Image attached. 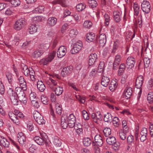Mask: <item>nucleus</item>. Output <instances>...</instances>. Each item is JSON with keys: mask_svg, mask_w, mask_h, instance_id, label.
<instances>
[{"mask_svg": "<svg viewBox=\"0 0 153 153\" xmlns=\"http://www.w3.org/2000/svg\"><path fill=\"white\" fill-rule=\"evenodd\" d=\"M21 70L22 72L26 76H30L32 81H34L36 80L35 73L32 68H28L27 66L24 64L21 65Z\"/></svg>", "mask_w": 153, "mask_h": 153, "instance_id": "nucleus-1", "label": "nucleus"}, {"mask_svg": "<svg viewBox=\"0 0 153 153\" xmlns=\"http://www.w3.org/2000/svg\"><path fill=\"white\" fill-rule=\"evenodd\" d=\"M83 44L82 42L79 40L76 41L73 45V48L71 50L72 54H76L78 53L82 49Z\"/></svg>", "mask_w": 153, "mask_h": 153, "instance_id": "nucleus-2", "label": "nucleus"}, {"mask_svg": "<svg viewBox=\"0 0 153 153\" xmlns=\"http://www.w3.org/2000/svg\"><path fill=\"white\" fill-rule=\"evenodd\" d=\"M56 54V52L53 51L50 53L47 57L43 58L41 59L40 62L41 64L46 65L49 62H51L54 59Z\"/></svg>", "mask_w": 153, "mask_h": 153, "instance_id": "nucleus-3", "label": "nucleus"}, {"mask_svg": "<svg viewBox=\"0 0 153 153\" xmlns=\"http://www.w3.org/2000/svg\"><path fill=\"white\" fill-rule=\"evenodd\" d=\"M141 9L145 14L149 13L151 10V5L149 2L146 0H144L142 3Z\"/></svg>", "mask_w": 153, "mask_h": 153, "instance_id": "nucleus-4", "label": "nucleus"}, {"mask_svg": "<svg viewBox=\"0 0 153 153\" xmlns=\"http://www.w3.org/2000/svg\"><path fill=\"white\" fill-rule=\"evenodd\" d=\"M45 136L46 137V138L48 137L46 136V134L45 133L42 134L41 135V137L39 136H36L34 138V140L39 145H43L45 143H46V138Z\"/></svg>", "mask_w": 153, "mask_h": 153, "instance_id": "nucleus-5", "label": "nucleus"}, {"mask_svg": "<svg viewBox=\"0 0 153 153\" xmlns=\"http://www.w3.org/2000/svg\"><path fill=\"white\" fill-rule=\"evenodd\" d=\"M34 118L36 122L39 124L44 123L45 120L43 118V117L37 111L34 112L33 114Z\"/></svg>", "mask_w": 153, "mask_h": 153, "instance_id": "nucleus-6", "label": "nucleus"}, {"mask_svg": "<svg viewBox=\"0 0 153 153\" xmlns=\"http://www.w3.org/2000/svg\"><path fill=\"white\" fill-rule=\"evenodd\" d=\"M91 117L93 121L97 124L101 120L102 118V116L100 111H97L91 114Z\"/></svg>", "mask_w": 153, "mask_h": 153, "instance_id": "nucleus-7", "label": "nucleus"}, {"mask_svg": "<svg viewBox=\"0 0 153 153\" xmlns=\"http://www.w3.org/2000/svg\"><path fill=\"white\" fill-rule=\"evenodd\" d=\"M25 25V21L23 19H20L16 21L14 25L15 29L19 30L22 28Z\"/></svg>", "mask_w": 153, "mask_h": 153, "instance_id": "nucleus-8", "label": "nucleus"}, {"mask_svg": "<svg viewBox=\"0 0 153 153\" xmlns=\"http://www.w3.org/2000/svg\"><path fill=\"white\" fill-rule=\"evenodd\" d=\"M76 117L73 114H70L67 118V122L68 123V126L72 128L75 126Z\"/></svg>", "mask_w": 153, "mask_h": 153, "instance_id": "nucleus-9", "label": "nucleus"}, {"mask_svg": "<svg viewBox=\"0 0 153 153\" xmlns=\"http://www.w3.org/2000/svg\"><path fill=\"white\" fill-rule=\"evenodd\" d=\"M73 71V67L71 66H68L64 68L62 71L61 75L63 77L70 74Z\"/></svg>", "mask_w": 153, "mask_h": 153, "instance_id": "nucleus-10", "label": "nucleus"}, {"mask_svg": "<svg viewBox=\"0 0 153 153\" xmlns=\"http://www.w3.org/2000/svg\"><path fill=\"white\" fill-rule=\"evenodd\" d=\"M66 48L64 46H61L58 49L57 51V56L59 58L64 56L67 52Z\"/></svg>", "mask_w": 153, "mask_h": 153, "instance_id": "nucleus-11", "label": "nucleus"}, {"mask_svg": "<svg viewBox=\"0 0 153 153\" xmlns=\"http://www.w3.org/2000/svg\"><path fill=\"white\" fill-rule=\"evenodd\" d=\"M136 60L132 56L128 57L126 60V64L128 68L131 69L133 68L135 63Z\"/></svg>", "mask_w": 153, "mask_h": 153, "instance_id": "nucleus-12", "label": "nucleus"}, {"mask_svg": "<svg viewBox=\"0 0 153 153\" xmlns=\"http://www.w3.org/2000/svg\"><path fill=\"white\" fill-rule=\"evenodd\" d=\"M8 115L9 117L14 123L17 125L19 124V120L16 114L12 111H9L8 112Z\"/></svg>", "mask_w": 153, "mask_h": 153, "instance_id": "nucleus-13", "label": "nucleus"}, {"mask_svg": "<svg viewBox=\"0 0 153 153\" xmlns=\"http://www.w3.org/2000/svg\"><path fill=\"white\" fill-rule=\"evenodd\" d=\"M18 83L25 91L27 89L26 83L24 77L20 76L18 79Z\"/></svg>", "mask_w": 153, "mask_h": 153, "instance_id": "nucleus-14", "label": "nucleus"}, {"mask_svg": "<svg viewBox=\"0 0 153 153\" xmlns=\"http://www.w3.org/2000/svg\"><path fill=\"white\" fill-rule=\"evenodd\" d=\"M121 12L118 11H114L113 12L114 18L117 22H119L121 19Z\"/></svg>", "mask_w": 153, "mask_h": 153, "instance_id": "nucleus-15", "label": "nucleus"}, {"mask_svg": "<svg viewBox=\"0 0 153 153\" xmlns=\"http://www.w3.org/2000/svg\"><path fill=\"white\" fill-rule=\"evenodd\" d=\"M97 58V55L96 53L91 54L89 57L88 62L89 65L94 64Z\"/></svg>", "mask_w": 153, "mask_h": 153, "instance_id": "nucleus-16", "label": "nucleus"}, {"mask_svg": "<svg viewBox=\"0 0 153 153\" xmlns=\"http://www.w3.org/2000/svg\"><path fill=\"white\" fill-rule=\"evenodd\" d=\"M0 145L5 148L8 147L10 144L9 142L4 137L0 136Z\"/></svg>", "mask_w": 153, "mask_h": 153, "instance_id": "nucleus-17", "label": "nucleus"}, {"mask_svg": "<svg viewBox=\"0 0 153 153\" xmlns=\"http://www.w3.org/2000/svg\"><path fill=\"white\" fill-rule=\"evenodd\" d=\"M57 19L54 17L49 18L47 21V24L49 27H53L56 24Z\"/></svg>", "mask_w": 153, "mask_h": 153, "instance_id": "nucleus-18", "label": "nucleus"}, {"mask_svg": "<svg viewBox=\"0 0 153 153\" xmlns=\"http://www.w3.org/2000/svg\"><path fill=\"white\" fill-rule=\"evenodd\" d=\"M95 143L99 146H102L103 142L102 137L99 134L96 135L94 137Z\"/></svg>", "mask_w": 153, "mask_h": 153, "instance_id": "nucleus-19", "label": "nucleus"}, {"mask_svg": "<svg viewBox=\"0 0 153 153\" xmlns=\"http://www.w3.org/2000/svg\"><path fill=\"white\" fill-rule=\"evenodd\" d=\"M132 88L131 87L126 88L124 90L123 95L125 96L126 99L130 98L132 95Z\"/></svg>", "mask_w": 153, "mask_h": 153, "instance_id": "nucleus-20", "label": "nucleus"}, {"mask_svg": "<svg viewBox=\"0 0 153 153\" xmlns=\"http://www.w3.org/2000/svg\"><path fill=\"white\" fill-rule=\"evenodd\" d=\"M18 140L20 144H23L26 141V138L24 134L22 132L19 133L17 135Z\"/></svg>", "mask_w": 153, "mask_h": 153, "instance_id": "nucleus-21", "label": "nucleus"}, {"mask_svg": "<svg viewBox=\"0 0 153 153\" xmlns=\"http://www.w3.org/2000/svg\"><path fill=\"white\" fill-rule=\"evenodd\" d=\"M143 81V77L142 75L138 76L136 81V86L137 88H140L141 87Z\"/></svg>", "mask_w": 153, "mask_h": 153, "instance_id": "nucleus-22", "label": "nucleus"}, {"mask_svg": "<svg viewBox=\"0 0 153 153\" xmlns=\"http://www.w3.org/2000/svg\"><path fill=\"white\" fill-rule=\"evenodd\" d=\"M106 141L107 143L110 145L114 144L115 146L117 147L115 143L116 140L115 138L113 136L107 138Z\"/></svg>", "mask_w": 153, "mask_h": 153, "instance_id": "nucleus-23", "label": "nucleus"}, {"mask_svg": "<svg viewBox=\"0 0 153 153\" xmlns=\"http://www.w3.org/2000/svg\"><path fill=\"white\" fill-rule=\"evenodd\" d=\"M109 81V78L108 77L103 76L101 79V84L103 86L106 87L108 85Z\"/></svg>", "mask_w": 153, "mask_h": 153, "instance_id": "nucleus-24", "label": "nucleus"}, {"mask_svg": "<svg viewBox=\"0 0 153 153\" xmlns=\"http://www.w3.org/2000/svg\"><path fill=\"white\" fill-rule=\"evenodd\" d=\"M38 25L36 24L31 25L28 28L29 33L30 34H33L36 33L37 31Z\"/></svg>", "mask_w": 153, "mask_h": 153, "instance_id": "nucleus-25", "label": "nucleus"}, {"mask_svg": "<svg viewBox=\"0 0 153 153\" xmlns=\"http://www.w3.org/2000/svg\"><path fill=\"white\" fill-rule=\"evenodd\" d=\"M37 87L38 89L40 92H43L45 89V87L41 81H38L37 82Z\"/></svg>", "mask_w": 153, "mask_h": 153, "instance_id": "nucleus-26", "label": "nucleus"}, {"mask_svg": "<svg viewBox=\"0 0 153 153\" xmlns=\"http://www.w3.org/2000/svg\"><path fill=\"white\" fill-rule=\"evenodd\" d=\"M23 90L22 88L19 87H16L15 89V94L17 96L21 95H23L24 93Z\"/></svg>", "mask_w": 153, "mask_h": 153, "instance_id": "nucleus-27", "label": "nucleus"}, {"mask_svg": "<svg viewBox=\"0 0 153 153\" xmlns=\"http://www.w3.org/2000/svg\"><path fill=\"white\" fill-rule=\"evenodd\" d=\"M133 9L134 10V15L136 16H138L140 10V6L137 4L134 3L133 4Z\"/></svg>", "mask_w": 153, "mask_h": 153, "instance_id": "nucleus-28", "label": "nucleus"}, {"mask_svg": "<svg viewBox=\"0 0 153 153\" xmlns=\"http://www.w3.org/2000/svg\"><path fill=\"white\" fill-rule=\"evenodd\" d=\"M92 23L90 20H86L84 22L83 26L85 28L89 29L92 27Z\"/></svg>", "mask_w": 153, "mask_h": 153, "instance_id": "nucleus-29", "label": "nucleus"}, {"mask_svg": "<svg viewBox=\"0 0 153 153\" xmlns=\"http://www.w3.org/2000/svg\"><path fill=\"white\" fill-rule=\"evenodd\" d=\"M117 86V84L116 81H112L109 85V88L111 91H113L116 89Z\"/></svg>", "mask_w": 153, "mask_h": 153, "instance_id": "nucleus-30", "label": "nucleus"}, {"mask_svg": "<svg viewBox=\"0 0 153 153\" xmlns=\"http://www.w3.org/2000/svg\"><path fill=\"white\" fill-rule=\"evenodd\" d=\"M112 116L110 113L108 112L105 114L104 118V120L105 121L110 122L112 121Z\"/></svg>", "mask_w": 153, "mask_h": 153, "instance_id": "nucleus-31", "label": "nucleus"}, {"mask_svg": "<svg viewBox=\"0 0 153 153\" xmlns=\"http://www.w3.org/2000/svg\"><path fill=\"white\" fill-rule=\"evenodd\" d=\"M18 99L22 103L26 104L27 102V99L25 93L23 95L19 96Z\"/></svg>", "mask_w": 153, "mask_h": 153, "instance_id": "nucleus-32", "label": "nucleus"}, {"mask_svg": "<svg viewBox=\"0 0 153 153\" xmlns=\"http://www.w3.org/2000/svg\"><path fill=\"white\" fill-rule=\"evenodd\" d=\"M52 4H60L62 7H65L67 6L65 2V0H54L52 2Z\"/></svg>", "mask_w": 153, "mask_h": 153, "instance_id": "nucleus-33", "label": "nucleus"}, {"mask_svg": "<svg viewBox=\"0 0 153 153\" xmlns=\"http://www.w3.org/2000/svg\"><path fill=\"white\" fill-rule=\"evenodd\" d=\"M125 69V65L124 64H121L119 66L118 73V75L119 76L122 75Z\"/></svg>", "mask_w": 153, "mask_h": 153, "instance_id": "nucleus-34", "label": "nucleus"}, {"mask_svg": "<svg viewBox=\"0 0 153 153\" xmlns=\"http://www.w3.org/2000/svg\"><path fill=\"white\" fill-rule=\"evenodd\" d=\"M86 7V5L84 3H81L78 4L76 6V9L79 12L82 11Z\"/></svg>", "mask_w": 153, "mask_h": 153, "instance_id": "nucleus-35", "label": "nucleus"}, {"mask_svg": "<svg viewBox=\"0 0 153 153\" xmlns=\"http://www.w3.org/2000/svg\"><path fill=\"white\" fill-rule=\"evenodd\" d=\"M63 89L62 87L60 86H58L56 88L55 92L56 94L59 96L61 95L63 93Z\"/></svg>", "mask_w": 153, "mask_h": 153, "instance_id": "nucleus-36", "label": "nucleus"}, {"mask_svg": "<svg viewBox=\"0 0 153 153\" xmlns=\"http://www.w3.org/2000/svg\"><path fill=\"white\" fill-rule=\"evenodd\" d=\"M12 104L14 105H17L18 102V97L16 95H14L10 98Z\"/></svg>", "mask_w": 153, "mask_h": 153, "instance_id": "nucleus-37", "label": "nucleus"}, {"mask_svg": "<svg viewBox=\"0 0 153 153\" xmlns=\"http://www.w3.org/2000/svg\"><path fill=\"white\" fill-rule=\"evenodd\" d=\"M6 76L9 83L12 85L13 78L12 74L8 72L6 74Z\"/></svg>", "mask_w": 153, "mask_h": 153, "instance_id": "nucleus-38", "label": "nucleus"}, {"mask_svg": "<svg viewBox=\"0 0 153 153\" xmlns=\"http://www.w3.org/2000/svg\"><path fill=\"white\" fill-rule=\"evenodd\" d=\"M104 69V63L103 62H100L98 68L97 72L98 73L103 72Z\"/></svg>", "mask_w": 153, "mask_h": 153, "instance_id": "nucleus-39", "label": "nucleus"}, {"mask_svg": "<svg viewBox=\"0 0 153 153\" xmlns=\"http://www.w3.org/2000/svg\"><path fill=\"white\" fill-rule=\"evenodd\" d=\"M42 53V52L41 51L37 50L34 51L32 54V56L34 58L37 59L40 56Z\"/></svg>", "mask_w": 153, "mask_h": 153, "instance_id": "nucleus-40", "label": "nucleus"}, {"mask_svg": "<svg viewBox=\"0 0 153 153\" xmlns=\"http://www.w3.org/2000/svg\"><path fill=\"white\" fill-rule=\"evenodd\" d=\"M10 2L12 6L16 7L19 5L20 4V1L19 0H8Z\"/></svg>", "mask_w": 153, "mask_h": 153, "instance_id": "nucleus-41", "label": "nucleus"}, {"mask_svg": "<svg viewBox=\"0 0 153 153\" xmlns=\"http://www.w3.org/2000/svg\"><path fill=\"white\" fill-rule=\"evenodd\" d=\"M89 6L91 8H94L97 6V3L95 0H89L88 1Z\"/></svg>", "mask_w": 153, "mask_h": 153, "instance_id": "nucleus-42", "label": "nucleus"}, {"mask_svg": "<svg viewBox=\"0 0 153 153\" xmlns=\"http://www.w3.org/2000/svg\"><path fill=\"white\" fill-rule=\"evenodd\" d=\"M55 107L56 112L57 114L61 115L62 112V108L61 105L58 103L55 104Z\"/></svg>", "mask_w": 153, "mask_h": 153, "instance_id": "nucleus-43", "label": "nucleus"}, {"mask_svg": "<svg viewBox=\"0 0 153 153\" xmlns=\"http://www.w3.org/2000/svg\"><path fill=\"white\" fill-rule=\"evenodd\" d=\"M53 142L54 145L56 146H60L62 144L61 139L58 137L54 138Z\"/></svg>", "mask_w": 153, "mask_h": 153, "instance_id": "nucleus-44", "label": "nucleus"}, {"mask_svg": "<svg viewBox=\"0 0 153 153\" xmlns=\"http://www.w3.org/2000/svg\"><path fill=\"white\" fill-rule=\"evenodd\" d=\"M76 98L78 101L81 103H84L85 102V97L79 95H76Z\"/></svg>", "mask_w": 153, "mask_h": 153, "instance_id": "nucleus-45", "label": "nucleus"}, {"mask_svg": "<svg viewBox=\"0 0 153 153\" xmlns=\"http://www.w3.org/2000/svg\"><path fill=\"white\" fill-rule=\"evenodd\" d=\"M91 141L89 138H85L83 140V143L84 146H89L91 143Z\"/></svg>", "mask_w": 153, "mask_h": 153, "instance_id": "nucleus-46", "label": "nucleus"}, {"mask_svg": "<svg viewBox=\"0 0 153 153\" xmlns=\"http://www.w3.org/2000/svg\"><path fill=\"white\" fill-rule=\"evenodd\" d=\"M27 129L30 131H33L34 129L33 126V122L32 121H29L27 123Z\"/></svg>", "mask_w": 153, "mask_h": 153, "instance_id": "nucleus-47", "label": "nucleus"}, {"mask_svg": "<svg viewBox=\"0 0 153 153\" xmlns=\"http://www.w3.org/2000/svg\"><path fill=\"white\" fill-rule=\"evenodd\" d=\"M65 120L64 118V117H62L61 120V125L63 129H66L67 128L68 126V123L66 122L65 121Z\"/></svg>", "mask_w": 153, "mask_h": 153, "instance_id": "nucleus-48", "label": "nucleus"}, {"mask_svg": "<svg viewBox=\"0 0 153 153\" xmlns=\"http://www.w3.org/2000/svg\"><path fill=\"white\" fill-rule=\"evenodd\" d=\"M44 7L42 6H40L36 8L33 10L34 12L36 13H41L43 11Z\"/></svg>", "mask_w": 153, "mask_h": 153, "instance_id": "nucleus-49", "label": "nucleus"}, {"mask_svg": "<svg viewBox=\"0 0 153 153\" xmlns=\"http://www.w3.org/2000/svg\"><path fill=\"white\" fill-rule=\"evenodd\" d=\"M113 123L114 126L118 127L120 124L119 118L117 117H115L113 118Z\"/></svg>", "mask_w": 153, "mask_h": 153, "instance_id": "nucleus-50", "label": "nucleus"}, {"mask_svg": "<svg viewBox=\"0 0 153 153\" xmlns=\"http://www.w3.org/2000/svg\"><path fill=\"white\" fill-rule=\"evenodd\" d=\"M104 135L105 137H108L111 134V129L108 128H106L104 129L103 131Z\"/></svg>", "mask_w": 153, "mask_h": 153, "instance_id": "nucleus-51", "label": "nucleus"}, {"mask_svg": "<svg viewBox=\"0 0 153 153\" xmlns=\"http://www.w3.org/2000/svg\"><path fill=\"white\" fill-rule=\"evenodd\" d=\"M119 135L121 140H124L126 137V132H125L122 130L120 131L119 132Z\"/></svg>", "mask_w": 153, "mask_h": 153, "instance_id": "nucleus-52", "label": "nucleus"}, {"mask_svg": "<svg viewBox=\"0 0 153 153\" xmlns=\"http://www.w3.org/2000/svg\"><path fill=\"white\" fill-rule=\"evenodd\" d=\"M119 45V42L118 41H117L114 42L113 49H112V53H115L117 51L118 46Z\"/></svg>", "mask_w": 153, "mask_h": 153, "instance_id": "nucleus-53", "label": "nucleus"}, {"mask_svg": "<svg viewBox=\"0 0 153 153\" xmlns=\"http://www.w3.org/2000/svg\"><path fill=\"white\" fill-rule=\"evenodd\" d=\"M7 94L10 98L14 96V95H16L13 89L11 88H9L8 90L7 91Z\"/></svg>", "mask_w": 153, "mask_h": 153, "instance_id": "nucleus-54", "label": "nucleus"}, {"mask_svg": "<svg viewBox=\"0 0 153 153\" xmlns=\"http://www.w3.org/2000/svg\"><path fill=\"white\" fill-rule=\"evenodd\" d=\"M104 18L105 25L107 26L109 23L110 17L107 14H105L104 15Z\"/></svg>", "mask_w": 153, "mask_h": 153, "instance_id": "nucleus-55", "label": "nucleus"}, {"mask_svg": "<svg viewBox=\"0 0 153 153\" xmlns=\"http://www.w3.org/2000/svg\"><path fill=\"white\" fill-rule=\"evenodd\" d=\"M78 33V32L76 29H73L70 30V36L71 37H74Z\"/></svg>", "mask_w": 153, "mask_h": 153, "instance_id": "nucleus-56", "label": "nucleus"}, {"mask_svg": "<svg viewBox=\"0 0 153 153\" xmlns=\"http://www.w3.org/2000/svg\"><path fill=\"white\" fill-rule=\"evenodd\" d=\"M150 62V60L149 58L147 57H145L144 59V63L145 68H147L149 67Z\"/></svg>", "mask_w": 153, "mask_h": 153, "instance_id": "nucleus-57", "label": "nucleus"}, {"mask_svg": "<svg viewBox=\"0 0 153 153\" xmlns=\"http://www.w3.org/2000/svg\"><path fill=\"white\" fill-rule=\"evenodd\" d=\"M147 100L149 102L151 103L153 101V92H150L148 95Z\"/></svg>", "mask_w": 153, "mask_h": 153, "instance_id": "nucleus-58", "label": "nucleus"}, {"mask_svg": "<svg viewBox=\"0 0 153 153\" xmlns=\"http://www.w3.org/2000/svg\"><path fill=\"white\" fill-rule=\"evenodd\" d=\"M41 100L42 103L45 104H47L48 101L47 97L44 95L41 96Z\"/></svg>", "mask_w": 153, "mask_h": 153, "instance_id": "nucleus-59", "label": "nucleus"}, {"mask_svg": "<svg viewBox=\"0 0 153 153\" xmlns=\"http://www.w3.org/2000/svg\"><path fill=\"white\" fill-rule=\"evenodd\" d=\"M82 113L83 117L85 120H88L89 119V117L88 115V114L85 110H83Z\"/></svg>", "mask_w": 153, "mask_h": 153, "instance_id": "nucleus-60", "label": "nucleus"}, {"mask_svg": "<svg viewBox=\"0 0 153 153\" xmlns=\"http://www.w3.org/2000/svg\"><path fill=\"white\" fill-rule=\"evenodd\" d=\"M31 101L32 105L34 107L37 108L39 107V105L36 99L31 100Z\"/></svg>", "mask_w": 153, "mask_h": 153, "instance_id": "nucleus-61", "label": "nucleus"}, {"mask_svg": "<svg viewBox=\"0 0 153 153\" xmlns=\"http://www.w3.org/2000/svg\"><path fill=\"white\" fill-rule=\"evenodd\" d=\"M135 34L131 32H127L126 33V38H133L135 36Z\"/></svg>", "mask_w": 153, "mask_h": 153, "instance_id": "nucleus-62", "label": "nucleus"}, {"mask_svg": "<svg viewBox=\"0 0 153 153\" xmlns=\"http://www.w3.org/2000/svg\"><path fill=\"white\" fill-rule=\"evenodd\" d=\"M4 86L2 82L0 80V93L1 95H3L4 94Z\"/></svg>", "mask_w": 153, "mask_h": 153, "instance_id": "nucleus-63", "label": "nucleus"}, {"mask_svg": "<svg viewBox=\"0 0 153 153\" xmlns=\"http://www.w3.org/2000/svg\"><path fill=\"white\" fill-rule=\"evenodd\" d=\"M148 88L150 90L152 89L153 87V79H151L148 81Z\"/></svg>", "mask_w": 153, "mask_h": 153, "instance_id": "nucleus-64", "label": "nucleus"}]
</instances>
